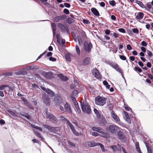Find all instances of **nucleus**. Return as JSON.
Here are the masks:
<instances>
[{"instance_id": "nucleus-1", "label": "nucleus", "mask_w": 153, "mask_h": 153, "mask_svg": "<svg viewBox=\"0 0 153 153\" xmlns=\"http://www.w3.org/2000/svg\"><path fill=\"white\" fill-rule=\"evenodd\" d=\"M119 128L114 124L109 125L107 127V131L113 134L117 133L120 131Z\"/></svg>"}, {"instance_id": "nucleus-2", "label": "nucleus", "mask_w": 153, "mask_h": 153, "mask_svg": "<svg viewBox=\"0 0 153 153\" xmlns=\"http://www.w3.org/2000/svg\"><path fill=\"white\" fill-rule=\"evenodd\" d=\"M107 98L98 96L95 98V103L96 105L102 106L106 103Z\"/></svg>"}, {"instance_id": "nucleus-3", "label": "nucleus", "mask_w": 153, "mask_h": 153, "mask_svg": "<svg viewBox=\"0 0 153 153\" xmlns=\"http://www.w3.org/2000/svg\"><path fill=\"white\" fill-rule=\"evenodd\" d=\"M81 108L82 112L88 114H90L91 112V108L89 104L85 105L84 102H80Z\"/></svg>"}, {"instance_id": "nucleus-4", "label": "nucleus", "mask_w": 153, "mask_h": 153, "mask_svg": "<svg viewBox=\"0 0 153 153\" xmlns=\"http://www.w3.org/2000/svg\"><path fill=\"white\" fill-rule=\"evenodd\" d=\"M45 114L47 118H48L51 121L54 123L58 122V120L56 117L53 114L48 112L47 111H45Z\"/></svg>"}, {"instance_id": "nucleus-5", "label": "nucleus", "mask_w": 153, "mask_h": 153, "mask_svg": "<svg viewBox=\"0 0 153 153\" xmlns=\"http://www.w3.org/2000/svg\"><path fill=\"white\" fill-rule=\"evenodd\" d=\"M117 136L119 139L123 142H125L126 141V134H124L122 131H120L117 134Z\"/></svg>"}, {"instance_id": "nucleus-6", "label": "nucleus", "mask_w": 153, "mask_h": 153, "mask_svg": "<svg viewBox=\"0 0 153 153\" xmlns=\"http://www.w3.org/2000/svg\"><path fill=\"white\" fill-rule=\"evenodd\" d=\"M54 100L55 105H61L63 103L61 97L58 95H55Z\"/></svg>"}, {"instance_id": "nucleus-7", "label": "nucleus", "mask_w": 153, "mask_h": 153, "mask_svg": "<svg viewBox=\"0 0 153 153\" xmlns=\"http://www.w3.org/2000/svg\"><path fill=\"white\" fill-rule=\"evenodd\" d=\"M92 47V44L91 42L88 43L87 41L85 42L84 43V50L85 51L87 52H91Z\"/></svg>"}, {"instance_id": "nucleus-8", "label": "nucleus", "mask_w": 153, "mask_h": 153, "mask_svg": "<svg viewBox=\"0 0 153 153\" xmlns=\"http://www.w3.org/2000/svg\"><path fill=\"white\" fill-rule=\"evenodd\" d=\"M42 96L43 102L46 105V106H49L50 104L49 102L50 99L48 96L45 93L43 94Z\"/></svg>"}, {"instance_id": "nucleus-9", "label": "nucleus", "mask_w": 153, "mask_h": 153, "mask_svg": "<svg viewBox=\"0 0 153 153\" xmlns=\"http://www.w3.org/2000/svg\"><path fill=\"white\" fill-rule=\"evenodd\" d=\"M97 123L100 126H103L107 123V122L105 118L102 116L101 118L98 120Z\"/></svg>"}, {"instance_id": "nucleus-10", "label": "nucleus", "mask_w": 153, "mask_h": 153, "mask_svg": "<svg viewBox=\"0 0 153 153\" xmlns=\"http://www.w3.org/2000/svg\"><path fill=\"white\" fill-rule=\"evenodd\" d=\"M92 73L93 75L96 78L99 79L101 78L100 75L99 71L97 68L93 69L92 71Z\"/></svg>"}, {"instance_id": "nucleus-11", "label": "nucleus", "mask_w": 153, "mask_h": 153, "mask_svg": "<svg viewBox=\"0 0 153 153\" xmlns=\"http://www.w3.org/2000/svg\"><path fill=\"white\" fill-rule=\"evenodd\" d=\"M122 113L126 121L128 123L130 124L131 122V120L128 113L125 111H123Z\"/></svg>"}, {"instance_id": "nucleus-12", "label": "nucleus", "mask_w": 153, "mask_h": 153, "mask_svg": "<svg viewBox=\"0 0 153 153\" xmlns=\"http://www.w3.org/2000/svg\"><path fill=\"white\" fill-rule=\"evenodd\" d=\"M42 74L45 76V78L48 79H51L52 77V73L51 72H45L43 71L42 73Z\"/></svg>"}, {"instance_id": "nucleus-13", "label": "nucleus", "mask_w": 153, "mask_h": 153, "mask_svg": "<svg viewBox=\"0 0 153 153\" xmlns=\"http://www.w3.org/2000/svg\"><path fill=\"white\" fill-rule=\"evenodd\" d=\"M20 114L22 116L25 117L28 120L31 121V117L29 114L22 112L20 113Z\"/></svg>"}, {"instance_id": "nucleus-14", "label": "nucleus", "mask_w": 153, "mask_h": 153, "mask_svg": "<svg viewBox=\"0 0 153 153\" xmlns=\"http://www.w3.org/2000/svg\"><path fill=\"white\" fill-rule=\"evenodd\" d=\"M91 11L92 13L95 16H99L100 14L98 11L95 7H92L91 9Z\"/></svg>"}, {"instance_id": "nucleus-15", "label": "nucleus", "mask_w": 153, "mask_h": 153, "mask_svg": "<svg viewBox=\"0 0 153 153\" xmlns=\"http://www.w3.org/2000/svg\"><path fill=\"white\" fill-rule=\"evenodd\" d=\"M111 113L113 118L116 121L118 122H119L120 121V120L119 117L115 114L114 111H112Z\"/></svg>"}, {"instance_id": "nucleus-16", "label": "nucleus", "mask_w": 153, "mask_h": 153, "mask_svg": "<svg viewBox=\"0 0 153 153\" xmlns=\"http://www.w3.org/2000/svg\"><path fill=\"white\" fill-rule=\"evenodd\" d=\"M143 13L141 12H139L136 16L135 18L137 20H140L143 18Z\"/></svg>"}, {"instance_id": "nucleus-17", "label": "nucleus", "mask_w": 153, "mask_h": 153, "mask_svg": "<svg viewBox=\"0 0 153 153\" xmlns=\"http://www.w3.org/2000/svg\"><path fill=\"white\" fill-rule=\"evenodd\" d=\"M64 107L65 109L69 113L72 112L71 110L68 103L66 102V103L65 104Z\"/></svg>"}, {"instance_id": "nucleus-18", "label": "nucleus", "mask_w": 153, "mask_h": 153, "mask_svg": "<svg viewBox=\"0 0 153 153\" xmlns=\"http://www.w3.org/2000/svg\"><path fill=\"white\" fill-rule=\"evenodd\" d=\"M102 135V136L104 138H108L110 137V134L108 132L104 131L103 130L100 133Z\"/></svg>"}, {"instance_id": "nucleus-19", "label": "nucleus", "mask_w": 153, "mask_h": 153, "mask_svg": "<svg viewBox=\"0 0 153 153\" xmlns=\"http://www.w3.org/2000/svg\"><path fill=\"white\" fill-rule=\"evenodd\" d=\"M147 7L148 9V10H147L148 11H149V10H150L151 13L153 14V8L152 7V4L150 3H147Z\"/></svg>"}, {"instance_id": "nucleus-20", "label": "nucleus", "mask_w": 153, "mask_h": 153, "mask_svg": "<svg viewBox=\"0 0 153 153\" xmlns=\"http://www.w3.org/2000/svg\"><path fill=\"white\" fill-rule=\"evenodd\" d=\"M92 129L94 131H97L98 132H99L100 133H101L102 131L103 130V129L102 128L97 127H93Z\"/></svg>"}, {"instance_id": "nucleus-21", "label": "nucleus", "mask_w": 153, "mask_h": 153, "mask_svg": "<svg viewBox=\"0 0 153 153\" xmlns=\"http://www.w3.org/2000/svg\"><path fill=\"white\" fill-rule=\"evenodd\" d=\"M90 59L89 57L85 58L83 60V64L84 65H87L90 63Z\"/></svg>"}, {"instance_id": "nucleus-22", "label": "nucleus", "mask_w": 153, "mask_h": 153, "mask_svg": "<svg viewBox=\"0 0 153 153\" xmlns=\"http://www.w3.org/2000/svg\"><path fill=\"white\" fill-rule=\"evenodd\" d=\"M47 90L46 92L49 94L50 96L52 97L54 96L55 94L54 92L53 91L51 90L48 88H47Z\"/></svg>"}, {"instance_id": "nucleus-23", "label": "nucleus", "mask_w": 153, "mask_h": 153, "mask_svg": "<svg viewBox=\"0 0 153 153\" xmlns=\"http://www.w3.org/2000/svg\"><path fill=\"white\" fill-rule=\"evenodd\" d=\"M16 74L17 75H26L27 74V72L26 71L23 70H21L19 71L16 72Z\"/></svg>"}, {"instance_id": "nucleus-24", "label": "nucleus", "mask_w": 153, "mask_h": 153, "mask_svg": "<svg viewBox=\"0 0 153 153\" xmlns=\"http://www.w3.org/2000/svg\"><path fill=\"white\" fill-rule=\"evenodd\" d=\"M66 22L68 24H71L74 22V20L73 19H71L69 17H68L66 18Z\"/></svg>"}, {"instance_id": "nucleus-25", "label": "nucleus", "mask_w": 153, "mask_h": 153, "mask_svg": "<svg viewBox=\"0 0 153 153\" xmlns=\"http://www.w3.org/2000/svg\"><path fill=\"white\" fill-rule=\"evenodd\" d=\"M135 3L138 4L142 8H146L144 7V4L141 1L137 0H136Z\"/></svg>"}, {"instance_id": "nucleus-26", "label": "nucleus", "mask_w": 153, "mask_h": 153, "mask_svg": "<svg viewBox=\"0 0 153 153\" xmlns=\"http://www.w3.org/2000/svg\"><path fill=\"white\" fill-rule=\"evenodd\" d=\"M107 64H108L110 66H111L113 68H114L116 65L117 64L116 63L111 62V61H108V62L107 63Z\"/></svg>"}, {"instance_id": "nucleus-27", "label": "nucleus", "mask_w": 153, "mask_h": 153, "mask_svg": "<svg viewBox=\"0 0 153 153\" xmlns=\"http://www.w3.org/2000/svg\"><path fill=\"white\" fill-rule=\"evenodd\" d=\"M67 123L68 126L70 128L72 131L75 129L74 127L69 121H67Z\"/></svg>"}, {"instance_id": "nucleus-28", "label": "nucleus", "mask_w": 153, "mask_h": 153, "mask_svg": "<svg viewBox=\"0 0 153 153\" xmlns=\"http://www.w3.org/2000/svg\"><path fill=\"white\" fill-rule=\"evenodd\" d=\"M67 123L68 126L70 128L72 131L75 129L74 127L69 121H67Z\"/></svg>"}, {"instance_id": "nucleus-29", "label": "nucleus", "mask_w": 153, "mask_h": 153, "mask_svg": "<svg viewBox=\"0 0 153 153\" xmlns=\"http://www.w3.org/2000/svg\"><path fill=\"white\" fill-rule=\"evenodd\" d=\"M114 69L120 73L121 72V71H122V69L119 68V66L118 64L116 65Z\"/></svg>"}, {"instance_id": "nucleus-30", "label": "nucleus", "mask_w": 153, "mask_h": 153, "mask_svg": "<svg viewBox=\"0 0 153 153\" xmlns=\"http://www.w3.org/2000/svg\"><path fill=\"white\" fill-rule=\"evenodd\" d=\"M97 145L98 146H100L101 148V149H102V151L103 152H105L106 151V150L104 148V145H102V143H97Z\"/></svg>"}, {"instance_id": "nucleus-31", "label": "nucleus", "mask_w": 153, "mask_h": 153, "mask_svg": "<svg viewBox=\"0 0 153 153\" xmlns=\"http://www.w3.org/2000/svg\"><path fill=\"white\" fill-rule=\"evenodd\" d=\"M61 20V19L60 16H56L54 19V21L56 22H57Z\"/></svg>"}, {"instance_id": "nucleus-32", "label": "nucleus", "mask_w": 153, "mask_h": 153, "mask_svg": "<svg viewBox=\"0 0 153 153\" xmlns=\"http://www.w3.org/2000/svg\"><path fill=\"white\" fill-rule=\"evenodd\" d=\"M88 143L91 144L90 146H91V147H94L97 146V143L93 141L89 142Z\"/></svg>"}, {"instance_id": "nucleus-33", "label": "nucleus", "mask_w": 153, "mask_h": 153, "mask_svg": "<svg viewBox=\"0 0 153 153\" xmlns=\"http://www.w3.org/2000/svg\"><path fill=\"white\" fill-rule=\"evenodd\" d=\"M25 105L27 106L29 108L33 110L34 109V108L33 107L31 104L28 102H27V103H26Z\"/></svg>"}, {"instance_id": "nucleus-34", "label": "nucleus", "mask_w": 153, "mask_h": 153, "mask_svg": "<svg viewBox=\"0 0 153 153\" xmlns=\"http://www.w3.org/2000/svg\"><path fill=\"white\" fill-rule=\"evenodd\" d=\"M8 111L11 115L16 117H18L17 115L14 112L11 110H8Z\"/></svg>"}, {"instance_id": "nucleus-35", "label": "nucleus", "mask_w": 153, "mask_h": 153, "mask_svg": "<svg viewBox=\"0 0 153 153\" xmlns=\"http://www.w3.org/2000/svg\"><path fill=\"white\" fill-rule=\"evenodd\" d=\"M76 49L78 54L79 55L80 54V51L79 47L78 45L76 46Z\"/></svg>"}, {"instance_id": "nucleus-36", "label": "nucleus", "mask_w": 153, "mask_h": 153, "mask_svg": "<svg viewBox=\"0 0 153 153\" xmlns=\"http://www.w3.org/2000/svg\"><path fill=\"white\" fill-rule=\"evenodd\" d=\"M109 3L110 5H111L112 6H115L116 2L114 0L110 1L109 2Z\"/></svg>"}, {"instance_id": "nucleus-37", "label": "nucleus", "mask_w": 153, "mask_h": 153, "mask_svg": "<svg viewBox=\"0 0 153 153\" xmlns=\"http://www.w3.org/2000/svg\"><path fill=\"white\" fill-rule=\"evenodd\" d=\"M124 105H125V106L124 105V108L126 111H129L130 110H131V111L132 112V109L131 108L128 106L125 105V104Z\"/></svg>"}, {"instance_id": "nucleus-38", "label": "nucleus", "mask_w": 153, "mask_h": 153, "mask_svg": "<svg viewBox=\"0 0 153 153\" xmlns=\"http://www.w3.org/2000/svg\"><path fill=\"white\" fill-rule=\"evenodd\" d=\"M7 87H8V85H0V90H3Z\"/></svg>"}, {"instance_id": "nucleus-39", "label": "nucleus", "mask_w": 153, "mask_h": 153, "mask_svg": "<svg viewBox=\"0 0 153 153\" xmlns=\"http://www.w3.org/2000/svg\"><path fill=\"white\" fill-rule=\"evenodd\" d=\"M65 57L66 60L68 61H70L71 60L70 57L69 55L68 54H66L65 56Z\"/></svg>"}, {"instance_id": "nucleus-40", "label": "nucleus", "mask_w": 153, "mask_h": 153, "mask_svg": "<svg viewBox=\"0 0 153 153\" xmlns=\"http://www.w3.org/2000/svg\"><path fill=\"white\" fill-rule=\"evenodd\" d=\"M132 31L133 33H136V34H137L139 33V31L138 30L137 28H133L132 29Z\"/></svg>"}, {"instance_id": "nucleus-41", "label": "nucleus", "mask_w": 153, "mask_h": 153, "mask_svg": "<svg viewBox=\"0 0 153 153\" xmlns=\"http://www.w3.org/2000/svg\"><path fill=\"white\" fill-rule=\"evenodd\" d=\"M42 126L44 127L47 129L48 130H49L50 129V128L51 127V126H50L48 124H43Z\"/></svg>"}, {"instance_id": "nucleus-42", "label": "nucleus", "mask_w": 153, "mask_h": 153, "mask_svg": "<svg viewBox=\"0 0 153 153\" xmlns=\"http://www.w3.org/2000/svg\"><path fill=\"white\" fill-rule=\"evenodd\" d=\"M68 28V27L67 26H65L63 25V26L62 27V28H61V29L62 30V32H65V30H66V28Z\"/></svg>"}, {"instance_id": "nucleus-43", "label": "nucleus", "mask_w": 153, "mask_h": 153, "mask_svg": "<svg viewBox=\"0 0 153 153\" xmlns=\"http://www.w3.org/2000/svg\"><path fill=\"white\" fill-rule=\"evenodd\" d=\"M73 134L76 136H78L79 135V133L75 129H74L73 131H72Z\"/></svg>"}, {"instance_id": "nucleus-44", "label": "nucleus", "mask_w": 153, "mask_h": 153, "mask_svg": "<svg viewBox=\"0 0 153 153\" xmlns=\"http://www.w3.org/2000/svg\"><path fill=\"white\" fill-rule=\"evenodd\" d=\"M111 148L115 151H119V149L116 145H113L111 146Z\"/></svg>"}, {"instance_id": "nucleus-45", "label": "nucleus", "mask_w": 153, "mask_h": 153, "mask_svg": "<svg viewBox=\"0 0 153 153\" xmlns=\"http://www.w3.org/2000/svg\"><path fill=\"white\" fill-rule=\"evenodd\" d=\"M119 56L120 58L123 60H125L126 59V57L124 55H119Z\"/></svg>"}, {"instance_id": "nucleus-46", "label": "nucleus", "mask_w": 153, "mask_h": 153, "mask_svg": "<svg viewBox=\"0 0 153 153\" xmlns=\"http://www.w3.org/2000/svg\"><path fill=\"white\" fill-rule=\"evenodd\" d=\"M134 70L135 71H137L139 72H141L142 71V70L140 68L136 66L134 67Z\"/></svg>"}, {"instance_id": "nucleus-47", "label": "nucleus", "mask_w": 153, "mask_h": 153, "mask_svg": "<svg viewBox=\"0 0 153 153\" xmlns=\"http://www.w3.org/2000/svg\"><path fill=\"white\" fill-rule=\"evenodd\" d=\"M68 143L70 146H71L75 147L76 146V145L74 143L72 142H71L70 141H68Z\"/></svg>"}, {"instance_id": "nucleus-48", "label": "nucleus", "mask_w": 153, "mask_h": 153, "mask_svg": "<svg viewBox=\"0 0 153 153\" xmlns=\"http://www.w3.org/2000/svg\"><path fill=\"white\" fill-rule=\"evenodd\" d=\"M148 55L149 57H151L153 55V54L152 52L149 50H147Z\"/></svg>"}, {"instance_id": "nucleus-49", "label": "nucleus", "mask_w": 153, "mask_h": 153, "mask_svg": "<svg viewBox=\"0 0 153 153\" xmlns=\"http://www.w3.org/2000/svg\"><path fill=\"white\" fill-rule=\"evenodd\" d=\"M60 118L63 121H66L67 122V121H68L65 117L62 116H60Z\"/></svg>"}, {"instance_id": "nucleus-50", "label": "nucleus", "mask_w": 153, "mask_h": 153, "mask_svg": "<svg viewBox=\"0 0 153 153\" xmlns=\"http://www.w3.org/2000/svg\"><path fill=\"white\" fill-rule=\"evenodd\" d=\"M118 30L119 32L123 33H126L125 30L124 28H119Z\"/></svg>"}, {"instance_id": "nucleus-51", "label": "nucleus", "mask_w": 153, "mask_h": 153, "mask_svg": "<svg viewBox=\"0 0 153 153\" xmlns=\"http://www.w3.org/2000/svg\"><path fill=\"white\" fill-rule=\"evenodd\" d=\"M132 31L131 30L129 29H128L127 30L128 33L130 36H132L133 35V33Z\"/></svg>"}, {"instance_id": "nucleus-52", "label": "nucleus", "mask_w": 153, "mask_h": 153, "mask_svg": "<svg viewBox=\"0 0 153 153\" xmlns=\"http://www.w3.org/2000/svg\"><path fill=\"white\" fill-rule=\"evenodd\" d=\"M141 45L143 46L146 47L147 46V44L146 42L143 41L141 42Z\"/></svg>"}, {"instance_id": "nucleus-53", "label": "nucleus", "mask_w": 153, "mask_h": 153, "mask_svg": "<svg viewBox=\"0 0 153 153\" xmlns=\"http://www.w3.org/2000/svg\"><path fill=\"white\" fill-rule=\"evenodd\" d=\"M64 5L65 7L68 8H70L71 6L70 4L67 3H64Z\"/></svg>"}, {"instance_id": "nucleus-54", "label": "nucleus", "mask_w": 153, "mask_h": 153, "mask_svg": "<svg viewBox=\"0 0 153 153\" xmlns=\"http://www.w3.org/2000/svg\"><path fill=\"white\" fill-rule=\"evenodd\" d=\"M33 128H36V129L38 130H39V131H42V129L41 128L38 126H33Z\"/></svg>"}, {"instance_id": "nucleus-55", "label": "nucleus", "mask_w": 153, "mask_h": 153, "mask_svg": "<svg viewBox=\"0 0 153 153\" xmlns=\"http://www.w3.org/2000/svg\"><path fill=\"white\" fill-rule=\"evenodd\" d=\"M63 11L66 14H68L69 13H69V10L68 9L66 8L64 9Z\"/></svg>"}, {"instance_id": "nucleus-56", "label": "nucleus", "mask_w": 153, "mask_h": 153, "mask_svg": "<svg viewBox=\"0 0 153 153\" xmlns=\"http://www.w3.org/2000/svg\"><path fill=\"white\" fill-rule=\"evenodd\" d=\"M68 80V78L67 76H63L62 78L61 79L62 80L64 81H67Z\"/></svg>"}, {"instance_id": "nucleus-57", "label": "nucleus", "mask_w": 153, "mask_h": 153, "mask_svg": "<svg viewBox=\"0 0 153 153\" xmlns=\"http://www.w3.org/2000/svg\"><path fill=\"white\" fill-rule=\"evenodd\" d=\"M49 60L53 62L56 61V59L55 58L53 57L52 56H51L49 58Z\"/></svg>"}, {"instance_id": "nucleus-58", "label": "nucleus", "mask_w": 153, "mask_h": 153, "mask_svg": "<svg viewBox=\"0 0 153 153\" xmlns=\"http://www.w3.org/2000/svg\"><path fill=\"white\" fill-rule=\"evenodd\" d=\"M135 147H136V149H137V150L140 149V148L139 146V143L138 142H137L136 143Z\"/></svg>"}, {"instance_id": "nucleus-59", "label": "nucleus", "mask_w": 153, "mask_h": 153, "mask_svg": "<svg viewBox=\"0 0 153 153\" xmlns=\"http://www.w3.org/2000/svg\"><path fill=\"white\" fill-rule=\"evenodd\" d=\"M74 106L76 108H78V107H79L78 104V103L76 101L74 102Z\"/></svg>"}, {"instance_id": "nucleus-60", "label": "nucleus", "mask_w": 153, "mask_h": 153, "mask_svg": "<svg viewBox=\"0 0 153 153\" xmlns=\"http://www.w3.org/2000/svg\"><path fill=\"white\" fill-rule=\"evenodd\" d=\"M83 22L86 24H88L90 23L89 21L87 19H84L83 20Z\"/></svg>"}, {"instance_id": "nucleus-61", "label": "nucleus", "mask_w": 153, "mask_h": 153, "mask_svg": "<svg viewBox=\"0 0 153 153\" xmlns=\"http://www.w3.org/2000/svg\"><path fill=\"white\" fill-rule=\"evenodd\" d=\"M51 25L53 29H56V25L53 22L51 23Z\"/></svg>"}, {"instance_id": "nucleus-62", "label": "nucleus", "mask_w": 153, "mask_h": 153, "mask_svg": "<svg viewBox=\"0 0 153 153\" xmlns=\"http://www.w3.org/2000/svg\"><path fill=\"white\" fill-rule=\"evenodd\" d=\"M36 69L35 68V67L34 66H29V68H28V70H32Z\"/></svg>"}, {"instance_id": "nucleus-63", "label": "nucleus", "mask_w": 153, "mask_h": 153, "mask_svg": "<svg viewBox=\"0 0 153 153\" xmlns=\"http://www.w3.org/2000/svg\"><path fill=\"white\" fill-rule=\"evenodd\" d=\"M99 4H100V5L102 7H104L105 5V3L103 2H99Z\"/></svg>"}, {"instance_id": "nucleus-64", "label": "nucleus", "mask_w": 153, "mask_h": 153, "mask_svg": "<svg viewBox=\"0 0 153 153\" xmlns=\"http://www.w3.org/2000/svg\"><path fill=\"white\" fill-rule=\"evenodd\" d=\"M138 64L139 66L141 67V68H142L144 66V64L143 63L140 61L138 62Z\"/></svg>"}]
</instances>
